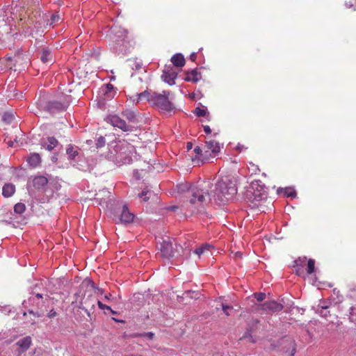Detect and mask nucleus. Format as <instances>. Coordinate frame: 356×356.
I'll list each match as a JSON object with an SVG mask.
<instances>
[{"instance_id": "603ef678", "label": "nucleus", "mask_w": 356, "mask_h": 356, "mask_svg": "<svg viewBox=\"0 0 356 356\" xmlns=\"http://www.w3.org/2000/svg\"><path fill=\"white\" fill-rule=\"evenodd\" d=\"M109 312H110L111 314H117V312H115V311H113L112 309H111V311H109Z\"/></svg>"}, {"instance_id": "3c124183", "label": "nucleus", "mask_w": 356, "mask_h": 356, "mask_svg": "<svg viewBox=\"0 0 356 356\" xmlns=\"http://www.w3.org/2000/svg\"><path fill=\"white\" fill-rule=\"evenodd\" d=\"M36 297L39 298H42V296L41 294H40V293H37L36 294Z\"/></svg>"}, {"instance_id": "c9c22d12", "label": "nucleus", "mask_w": 356, "mask_h": 356, "mask_svg": "<svg viewBox=\"0 0 356 356\" xmlns=\"http://www.w3.org/2000/svg\"><path fill=\"white\" fill-rule=\"evenodd\" d=\"M235 149L238 153H241L246 151L248 149V147L243 144L238 143Z\"/></svg>"}, {"instance_id": "72a5a7b5", "label": "nucleus", "mask_w": 356, "mask_h": 356, "mask_svg": "<svg viewBox=\"0 0 356 356\" xmlns=\"http://www.w3.org/2000/svg\"><path fill=\"white\" fill-rule=\"evenodd\" d=\"M194 113H195V114L197 117H203V116H206V115H207V109L200 108H199V107H197V108L195 109Z\"/></svg>"}, {"instance_id": "f257e3e1", "label": "nucleus", "mask_w": 356, "mask_h": 356, "mask_svg": "<svg viewBox=\"0 0 356 356\" xmlns=\"http://www.w3.org/2000/svg\"><path fill=\"white\" fill-rule=\"evenodd\" d=\"M210 183L204 182L200 186H191L188 182L184 181L177 184L176 188L179 194H186L189 200L181 204L182 207H190V211L194 213L198 207L207 204L210 201L209 188Z\"/></svg>"}, {"instance_id": "2f4dec72", "label": "nucleus", "mask_w": 356, "mask_h": 356, "mask_svg": "<svg viewBox=\"0 0 356 356\" xmlns=\"http://www.w3.org/2000/svg\"><path fill=\"white\" fill-rule=\"evenodd\" d=\"M284 341L288 342L289 345L292 348V350H291V353H289V356H294L295 353H296V343H295V341L293 340H292V339H286Z\"/></svg>"}, {"instance_id": "473e14b6", "label": "nucleus", "mask_w": 356, "mask_h": 356, "mask_svg": "<svg viewBox=\"0 0 356 356\" xmlns=\"http://www.w3.org/2000/svg\"><path fill=\"white\" fill-rule=\"evenodd\" d=\"M60 19V17L59 15H58V14H53L51 16V18H50V20L49 21L48 24L54 25V24L58 23Z\"/></svg>"}, {"instance_id": "39448f33", "label": "nucleus", "mask_w": 356, "mask_h": 356, "mask_svg": "<svg viewBox=\"0 0 356 356\" xmlns=\"http://www.w3.org/2000/svg\"><path fill=\"white\" fill-rule=\"evenodd\" d=\"M159 250L161 257L163 259H169L174 255V248L172 245V240L170 237L166 236L162 238V241L160 242Z\"/></svg>"}, {"instance_id": "7c9ffc66", "label": "nucleus", "mask_w": 356, "mask_h": 356, "mask_svg": "<svg viewBox=\"0 0 356 356\" xmlns=\"http://www.w3.org/2000/svg\"><path fill=\"white\" fill-rule=\"evenodd\" d=\"M14 120V115L10 113H5L3 115V120L8 124H10Z\"/></svg>"}, {"instance_id": "ea45409f", "label": "nucleus", "mask_w": 356, "mask_h": 356, "mask_svg": "<svg viewBox=\"0 0 356 356\" xmlns=\"http://www.w3.org/2000/svg\"><path fill=\"white\" fill-rule=\"evenodd\" d=\"M15 58V57H14V58ZM6 60H7V63H6V66L7 67L10 68V69H13V63H12V61H13V58H12V57H10V56H9V57H6Z\"/></svg>"}, {"instance_id": "0eeeda50", "label": "nucleus", "mask_w": 356, "mask_h": 356, "mask_svg": "<svg viewBox=\"0 0 356 356\" xmlns=\"http://www.w3.org/2000/svg\"><path fill=\"white\" fill-rule=\"evenodd\" d=\"M106 120L112 126L119 128L123 131H129L131 130V126L127 124L123 119L117 115H111L108 116Z\"/></svg>"}, {"instance_id": "f704fd0d", "label": "nucleus", "mask_w": 356, "mask_h": 356, "mask_svg": "<svg viewBox=\"0 0 356 356\" xmlns=\"http://www.w3.org/2000/svg\"><path fill=\"white\" fill-rule=\"evenodd\" d=\"M168 168V165L165 163H157V172H163L167 170Z\"/></svg>"}, {"instance_id": "aec40b11", "label": "nucleus", "mask_w": 356, "mask_h": 356, "mask_svg": "<svg viewBox=\"0 0 356 356\" xmlns=\"http://www.w3.org/2000/svg\"><path fill=\"white\" fill-rule=\"evenodd\" d=\"M27 162L33 168L37 167L41 163V158L39 154L33 153L27 159Z\"/></svg>"}, {"instance_id": "6ab92c4d", "label": "nucleus", "mask_w": 356, "mask_h": 356, "mask_svg": "<svg viewBox=\"0 0 356 356\" xmlns=\"http://www.w3.org/2000/svg\"><path fill=\"white\" fill-rule=\"evenodd\" d=\"M15 192V186L12 184H6L2 188V195L5 197H11Z\"/></svg>"}, {"instance_id": "c03bdc74", "label": "nucleus", "mask_w": 356, "mask_h": 356, "mask_svg": "<svg viewBox=\"0 0 356 356\" xmlns=\"http://www.w3.org/2000/svg\"><path fill=\"white\" fill-rule=\"evenodd\" d=\"M116 42H118V43L115 44L113 48V50L117 52L118 51V45L121 44V42H122V40H116Z\"/></svg>"}, {"instance_id": "1a4fd4ad", "label": "nucleus", "mask_w": 356, "mask_h": 356, "mask_svg": "<svg viewBox=\"0 0 356 356\" xmlns=\"http://www.w3.org/2000/svg\"><path fill=\"white\" fill-rule=\"evenodd\" d=\"M177 72H175L172 67H168L163 70L161 79L170 86H172L175 83V80L177 78Z\"/></svg>"}, {"instance_id": "423d86ee", "label": "nucleus", "mask_w": 356, "mask_h": 356, "mask_svg": "<svg viewBox=\"0 0 356 356\" xmlns=\"http://www.w3.org/2000/svg\"><path fill=\"white\" fill-rule=\"evenodd\" d=\"M283 309L282 304L275 300L265 302L263 304L258 305L256 309L262 314L274 313L281 311Z\"/></svg>"}, {"instance_id": "dca6fc26", "label": "nucleus", "mask_w": 356, "mask_h": 356, "mask_svg": "<svg viewBox=\"0 0 356 356\" xmlns=\"http://www.w3.org/2000/svg\"><path fill=\"white\" fill-rule=\"evenodd\" d=\"M213 246L210 244L205 243L196 248L194 251L195 254H197L199 257L201 255L209 254L211 253V249Z\"/></svg>"}, {"instance_id": "c85d7f7f", "label": "nucleus", "mask_w": 356, "mask_h": 356, "mask_svg": "<svg viewBox=\"0 0 356 356\" xmlns=\"http://www.w3.org/2000/svg\"><path fill=\"white\" fill-rule=\"evenodd\" d=\"M315 267V261L313 259H309L307 262V273L310 275L314 273Z\"/></svg>"}, {"instance_id": "4c0bfd02", "label": "nucleus", "mask_w": 356, "mask_h": 356, "mask_svg": "<svg viewBox=\"0 0 356 356\" xmlns=\"http://www.w3.org/2000/svg\"><path fill=\"white\" fill-rule=\"evenodd\" d=\"M143 170L139 171L138 170H136L134 171V177L136 179L138 180L143 177Z\"/></svg>"}, {"instance_id": "9b49d317", "label": "nucleus", "mask_w": 356, "mask_h": 356, "mask_svg": "<svg viewBox=\"0 0 356 356\" xmlns=\"http://www.w3.org/2000/svg\"><path fill=\"white\" fill-rule=\"evenodd\" d=\"M69 104V101L66 100L64 102L54 101L49 103L48 110L50 112H55L65 110Z\"/></svg>"}, {"instance_id": "49530a36", "label": "nucleus", "mask_w": 356, "mask_h": 356, "mask_svg": "<svg viewBox=\"0 0 356 356\" xmlns=\"http://www.w3.org/2000/svg\"><path fill=\"white\" fill-rule=\"evenodd\" d=\"M196 58H197V56H196V54L195 53H192L191 55H190V59L192 60V61H195L196 60Z\"/></svg>"}, {"instance_id": "a211bd4d", "label": "nucleus", "mask_w": 356, "mask_h": 356, "mask_svg": "<svg viewBox=\"0 0 356 356\" xmlns=\"http://www.w3.org/2000/svg\"><path fill=\"white\" fill-rule=\"evenodd\" d=\"M40 59L42 63L47 64L51 63L54 60L52 54L48 49H42Z\"/></svg>"}, {"instance_id": "5701e85b", "label": "nucleus", "mask_w": 356, "mask_h": 356, "mask_svg": "<svg viewBox=\"0 0 356 356\" xmlns=\"http://www.w3.org/2000/svg\"><path fill=\"white\" fill-rule=\"evenodd\" d=\"M104 94L106 99H112L115 92L114 91V87L112 84L108 83L104 86V88L103 89Z\"/></svg>"}, {"instance_id": "a878e982", "label": "nucleus", "mask_w": 356, "mask_h": 356, "mask_svg": "<svg viewBox=\"0 0 356 356\" xmlns=\"http://www.w3.org/2000/svg\"><path fill=\"white\" fill-rule=\"evenodd\" d=\"M191 208H192V207H190L186 208V207H182L181 205L180 207L177 206V205H174V206L170 207V209L173 211H177L178 209H180L181 212L184 213L185 215H188V213L190 215H191L193 213H191L190 211Z\"/></svg>"}, {"instance_id": "09e8293b", "label": "nucleus", "mask_w": 356, "mask_h": 356, "mask_svg": "<svg viewBox=\"0 0 356 356\" xmlns=\"http://www.w3.org/2000/svg\"><path fill=\"white\" fill-rule=\"evenodd\" d=\"M111 293H109V294H108V295H106V296H104V298H105V299H106V300H108V299H110V298H111Z\"/></svg>"}, {"instance_id": "de8ad7c7", "label": "nucleus", "mask_w": 356, "mask_h": 356, "mask_svg": "<svg viewBox=\"0 0 356 356\" xmlns=\"http://www.w3.org/2000/svg\"><path fill=\"white\" fill-rule=\"evenodd\" d=\"M192 147H193V143L191 142H188L186 144V149L188 150H190L192 149Z\"/></svg>"}, {"instance_id": "cd10ccee", "label": "nucleus", "mask_w": 356, "mask_h": 356, "mask_svg": "<svg viewBox=\"0 0 356 356\" xmlns=\"http://www.w3.org/2000/svg\"><path fill=\"white\" fill-rule=\"evenodd\" d=\"M66 152L70 159H74L78 155V152L72 145L67 148Z\"/></svg>"}, {"instance_id": "b1692460", "label": "nucleus", "mask_w": 356, "mask_h": 356, "mask_svg": "<svg viewBox=\"0 0 356 356\" xmlns=\"http://www.w3.org/2000/svg\"><path fill=\"white\" fill-rule=\"evenodd\" d=\"M138 99L140 100L146 99L149 102V104L152 106H156V99L153 96L150 97L149 92L147 90H145V91L140 93L138 95Z\"/></svg>"}, {"instance_id": "79ce46f5", "label": "nucleus", "mask_w": 356, "mask_h": 356, "mask_svg": "<svg viewBox=\"0 0 356 356\" xmlns=\"http://www.w3.org/2000/svg\"><path fill=\"white\" fill-rule=\"evenodd\" d=\"M56 315H57V313L54 311V309H51L48 313L47 316L49 318H54L55 316H56Z\"/></svg>"}, {"instance_id": "c756f323", "label": "nucleus", "mask_w": 356, "mask_h": 356, "mask_svg": "<svg viewBox=\"0 0 356 356\" xmlns=\"http://www.w3.org/2000/svg\"><path fill=\"white\" fill-rule=\"evenodd\" d=\"M122 115L126 117V118L128 119L129 122H134L136 118L135 113L131 111H126L123 112Z\"/></svg>"}, {"instance_id": "bb28decb", "label": "nucleus", "mask_w": 356, "mask_h": 356, "mask_svg": "<svg viewBox=\"0 0 356 356\" xmlns=\"http://www.w3.org/2000/svg\"><path fill=\"white\" fill-rule=\"evenodd\" d=\"M26 210V206L24 204L19 202L16 204L14 207V211L16 213L22 214Z\"/></svg>"}, {"instance_id": "a18cd8bd", "label": "nucleus", "mask_w": 356, "mask_h": 356, "mask_svg": "<svg viewBox=\"0 0 356 356\" xmlns=\"http://www.w3.org/2000/svg\"><path fill=\"white\" fill-rule=\"evenodd\" d=\"M204 131L207 134H211V130L209 126H208V125L204 126Z\"/></svg>"}, {"instance_id": "f3484780", "label": "nucleus", "mask_w": 356, "mask_h": 356, "mask_svg": "<svg viewBox=\"0 0 356 356\" xmlns=\"http://www.w3.org/2000/svg\"><path fill=\"white\" fill-rule=\"evenodd\" d=\"M306 258H299L293 261V267L296 268V273L298 275H302L304 273L303 266L305 262Z\"/></svg>"}, {"instance_id": "393cba45", "label": "nucleus", "mask_w": 356, "mask_h": 356, "mask_svg": "<svg viewBox=\"0 0 356 356\" xmlns=\"http://www.w3.org/2000/svg\"><path fill=\"white\" fill-rule=\"evenodd\" d=\"M48 144H42V146L48 151L54 149L58 144V140L54 137L47 138Z\"/></svg>"}, {"instance_id": "4468645a", "label": "nucleus", "mask_w": 356, "mask_h": 356, "mask_svg": "<svg viewBox=\"0 0 356 356\" xmlns=\"http://www.w3.org/2000/svg\"><path fill=\"white\" fill-rule=\"evenodd\" d=\"M47 183L48 179L44 176L36 177L33 180V185L38 190L44 188Z\"/></svg>"}, {"instance_id": "ddd939ff", "label": "nucleus", "mask_w": 356, "mask_h": 356, "mask_svg": "<svg viewBox=\"0 0 356 356\" xmlns=\"http://www.w3.org/2000/svg\"><path fill=\"white\" fill-rule=\"evenodd\" d=\"M31 343H32L31 337L29 336H27V337H24L23 339L19 340L16 343V345H17L20 348L22 352H25L30 348Z\"/></svg>"}, {"instance_id": "4be33fe9", "label": "nucleus", "mask_w": 356, "mask_h": 356, "mask_svg": "<svg viewBox=\"0 0 356 356\" xmlns=\"http://www.w3.org/2000/svg\"><path fill=\"white\" fill-rule=\"evenodd\" d=\"M128 66L134 71H141L143 69V64L140 60L137 59H129L128 60Z\"/></svg>"}, {"instance_id": "8fccbe9b", "label": "nucleus", "mask_w": 356, "mask_h": 356, "mask_svg": "<svg viewBox=\"0 0 356 356\" xmlns=\"http://www.w3.org/2000/svg\"><path fill=\"white\" fill-rule=\"evenodd\" d=\"M8 145H9L10 147H13V145H14V142H13V141H9V142L8 143Z\"/></svg>"}, {"instance_id": "a19ab883", "label": "nucleus", "mask_w": 356, "mask_h": 356, "mask_svg": "<svg viewBox=\"0 0 356 356\" xmlns=\"http://www.w3.org/2000/svg\"><path fill=\"white\" fill-rule=\"evenodd\" d=\"M222 309L224 312V313L227 315V316H229L230 314L229 313L228 310L229 309H232V307L231 306H229V305H225L224 304H222Z\"/></svg>"}, {"instance_id": "2eb2a0df", "label": "nucleus", "mask_w": 356, "mask_h": 356, "mask_svg": "<svg viewBox=\"0 0 356 356\" xmlns=\"http://www.w3.org/2000/svg\"><path fill=\"white\" fill-rule=\"evenodd\" d=\"M201 79V74L196 69L193 70L191 72H188L186 74L184 80L186 81H191L193 83L197 82Z\"/></svg>"}, {"instance_id": "f8f14e48", "label": "nucleus", "mask_w": 356, "mask_h": 356, "mask_svg": "<svg viewBox=\"0 0 356 356\" xmlns=\"http://www.w3.org/2000/svg\"><path fill=\"white\" fill-rule=\"evenodd\" d=\"M154 195V191L149 189L148 186H145L141 192L136 194V197L140 200L141 202H146Z\"/></svg>"}, {"instance_id": "6e6d98bb", "label": "nucleus", "mask_w": 356, "mask_h": 356, "mask_svg": "<svg viewBox=\"0 0 356 356\" xmlns=\"http://www.w3.org/2000/svg\"><path fill=\"white\" fill-rule=\"evenodd\" d=\"M113 320L115 321H118V320H116L115 318H113Z\"/></svg>"}, {"instance_id": "6e6552de", "label": "nucleus", "mask_w": 356, "mask_h": 356, "mask_svg": "<svg viewBox=\"0 0 356 356\" xmlns=\"http://www.w3.org/2000/svg\"><path fill=\"white\" fill-rule=\"evenodd\" d=\"M204 155L215 156L220 150V146L218 142L213 139H209L205 142Z\"/></svg>"}, {"instance_id": "e433bc0d", "label": "nucleus", "mask_w": 356, "mask_h": 356, "mask_svg": "<svg viewBox=\"0 0 356 356\" xmlns=\"http://www.w3.org/2000/svg\"><path fill=\"white\" fill-rule=\"evenodd\" d=\"M254 298L259 301L261 302L266 298V293H254Z\"/></svg>"}, {"instance_id": "7ed1b4c3", "label": "nucleus", "mask_w": 356, "mask_h": 356, "mask_svg": "<svg viewBox=\"0 0 356 356\" xmlns=\"http://www.w3.org/2000/svg\"><path fill=\"white\" fill-rule=\"evenodd\" d=\"M95 284L90 280H84L80 285L79 291L75 293V300L73 302H79L81 298L80 308L85 310L88 314L95 309L97 300L92 295Z\"/></svg>"}, {"instance_id": "5fc2aeb1", "label": "nucleus", "mask_w": 356, "mask_h": 356, "mask_svg": "<svg viewBox=\"0 0 356 356\" xmlns=\"http://www.w3.org/2000/svg\"><path fill=\"white\" fill-rule=\"evenodd\" d=\"M292 195H293V194H292V193H289V194H288V196H292Z\"/></svg>"}, {"instance_id": "9d476101", "label": "nucleus", "mask_w": 356, "mask_h": 356, "mask_svg": "<svg viewBox=\"0 0 356 356\" xmlns=\"http://www.w3.org/2000/svg\"><path fill=\"white\" fill-rule=\"evenodd\" d=\"M134 219V215L131 213L126 205H124L121 211L119 220L121 222L127 224L132 222Z\"/></svg>"}, {"instance_id": "412c9836", "label": "nucleus", "mask_w": 356, "mask_h": 356, "mask_svg": "<svg viewBox=\"0 0 356 356\" xmlns=\"http://www.w3.org/2000/svg\"><path fill=\"white\" fill-rule=\"evenodd\" d=\"M171 61L175 66L179 67H181L185 65V59L181 54H175L172 57Z\"/></svg>"}, {"instance_id": "37998d69", "label": "nucleus", "mask_w": 356, "mask_h": 356, "mask_svg": "<svg viewBox=\"0 0 356 356\" xmlns=\"http://www.w3.org/2000/svg\"><path fill=\"white\" fill-rule=\"evenodd\" d=\"M194 152L198 155H202V149L200 148V147L197 146L194 148Z\"/></svg>"}, {"instance_id": "20e7f679", "label": "nucleus", "mask_w": 356, "mask_h": 356, "mask_svg": "<svg viewBox=\"0 0 356 356\" xmlns=\"http://www.w3.org/2000/svg\"><path fill=\"white\" fill-rule=\"evenodd\" d=\"M170 92L163 91V94L157 95V108L161 114L169 117L175 112L174 104L169 100Z\"/></svg>"}, {"instance_id": "864d4df0", "label": "nucleus", "mask_w": 356, "mask_h": 356, "mask_svg": "<svg viewBox=\"0 0 356 356\" xmlns=\"http://www.w3.org/2000/svg\"><path fill=\"white\" fill-rule=\"evenodd\" d=\"M149 334L150 338H152V337L154 336V334L152 332H149Z\"/></svg>"}, {"instance_id": "f03ea898", "label": "nucleus", "mask_w": 356, "mask_h": 356, "mask_svg": "<svg viewBox=\"0 0 356 356\" xmlns=\"http://www.w3.org/2000/svg\"><path fill=\"white\" fill-rule=\"evenodd\" d=\"M237 188L234 181H233L229 177H225L218 180L213 191L212 196L216 202L218 204H225L228 200L232 199L236 194Z\"/></svg>"}, {"instance_id": "58836bf2", "label": "nucleus", "mask_w": 356, "mask_h": 356, "mask_svg": "<svg viewBox=\"0 0 356 356\" xmlns=\"http://www.w3.org/2000/svg\"><path fill=\"white\" fill-rule=\"evenodd\" d=\"M97 305H98L99 308L101 309H106L108 311H111V307H109V306H108L106 305L103 304L99 300L97 301Z\"/></svg>"}]
</instances>
